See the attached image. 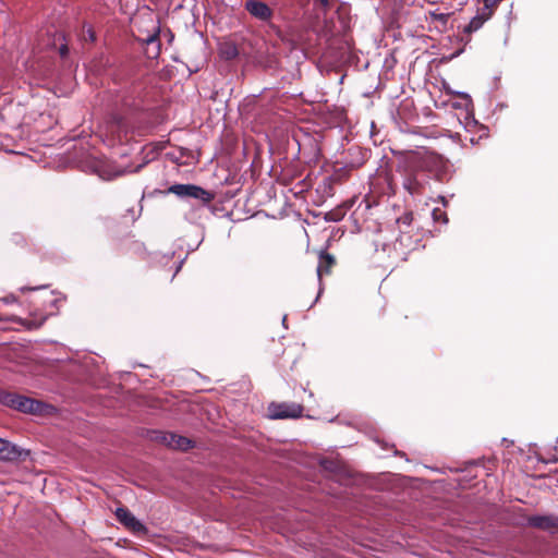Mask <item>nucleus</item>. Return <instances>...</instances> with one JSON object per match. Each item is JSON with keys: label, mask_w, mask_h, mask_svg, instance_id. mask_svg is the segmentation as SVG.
<instances>
[{"label": "nucleus", "mask_w": 558, "mask_h": 558, "mask_svg": "<svg viewBox=\"0 0 558 558\" xmlns=\"http://www.w3.org/2000/svg\"><path fill=\"white\" fill-rule=\"evenodd\" d=\"M0 404L17 410L23 413L40 414L47 407L35 399L13 392L0 390Z\"/></svg>", "instance_id": "obj_1"}, {"label": "nucleus", "mask_w": 558, "mask_h": 558, "mask_svg": "<svg viewBox=\"0 0 558 558\" xmlns=\"http://www.w3.org/2000/svg\"><path fill=\"white\" fill-rule=\"evenodd\" d=\"M168 193L174 194L181 198H194L201 201L203 204H208L213 201L214 194L194 184H173L169 186Z\"/></svg>", "instance_id": "obj_2"}, {"label": "nucleus", "mask_w": 558, "mask_h": 558, "mask_svg": "<svg viewBox=\"0 0 558 558\" xmlns=\"http://www.w3.org/2000/svg\"><path fill=\"white\" fill-rule=\"evenodd\" d=\"M268 413L272 420L298 418L303 413V407L295 402L270 403Z\"/></svg>", "instance_id": "obj_3"}, {"label": "nucleus", "mask_w": 558, "mask_h": 558, "mask_svg": "<svg viewBox=\"0 0 558 558\" xmlns=\"http://www.w3.org/2000/svg\"><path fill=\"white\" fill-rule=\"evenodd\" d=\"M154 434V440L172 449L187 450L193 446V441L184 436L169 432H155Z\"/></svg>", "instance_id": "obj_4"}, {"label": "nucleus", "mask_w": 558, "mask_h": 558, "mask_svg": "<svg viewBox=\"0 0 558 558\" xmlns=\"http://www.w3.org/2000/svg\"><path fill=\"white\" fill-rule=\"evenodd\" d=\"M117 520L128 530L133 533H145L146 526L125 507H119L116 509Z\"/></svg>", "instance_id": "obj_5"}, {"label": "nucleus", "mask_w": 558, "mask_h": 558, "mask_svg": "<svg viewBox=\"0 0 558 558\" xmlns=\"http://www.w3.org/2000/svg\"><path fill=\"white\" fill-rule=\"evenodd\" d=\"M426 184L425 175L414 172L408 173L402 182L403 189L411 195L422 194Z\"/></svg>", "instance_id": "obj_6"}, {"label": "nucleus", "mask_w": 558, "mask_h": 558, "mask_svg": "<svg viewBox=\"0 0 558 558\" xmlns=\"http://www.w3.org/2000/svg\"><path fill=\"white\" fill-rule=\"evenodd\" d=\"M28 456V451L17 447L16 445L0 438V460L17 461L22 457Z\"/></svg>", "instance_id": "obj_7"}, {"label": "nucleus", "mask_w": 558, "mask_h": 558, "mask_svg": "<svg viewBox=\"0 0 558 558\" xmlns=\"http://www.w3.org/2000/svg\"><path fill=\"white\" fill-rule=\"evenodd\" d=\"M490 17V15L486 14L482 10H478L477 14L472 17L468 25L464 26V36H462L461 39L468 44L471 40L472 33L481 29L484 23L487 22Z\"/></svg>", "instance_id": "obj_8"}, {"label": "nucleus", "mask_w": 558, "mask_h": 558, "mask_svg": "<svg viewBox=\"0 0 558 558\" xmlns=\"http://www.w3.org/2000/svg\"><path fill=\"white\" fill-rule=\"evenodd\" d=\"M527 524L535 529L549 531L558 527V518L554 515H532L527 518Z\"/></svg>", "instance_id": "obj_9"}, {"label": "nucleus", "mask_w": 558, "mask_h": 558, "mask_svg": "<svg viewBox=\"0 0 558 558\" xmlns=\"http://www.w3.org/2000/svg\"><path fill=\"white\" fill-rule=\"evenodd\" d=\"M245 9L255 17L266 21L270 17L271 11L264 2L248 0L245 2Z\"/></svg>", "instance_id": "obj_10"}, {"label": "nucleus", "mask_w": 558, "mask_h": 558, "mask_svg": "<svg viewBox=\"0 0 558 558\" xmlns=\"http://www.w3.org/2000/svg\"><path fill=\"white\" fill-rule=\"evenodd\" d=\"M108 132L112 134L113 137H117L119 141L122 140V136H125L128 133V125L125 120L121 116H113L107 125Z\"/></svg>", "instance_id": "obj_11"}, {"label": "nucleus", "mask_w": 558, "mask_h": 558, "mask_svg": "<svg viewBox=\"0 0 558 558\" xmlns=\"http://www.w3.org/2000/svg\"><path fill=\"white\" fill-rule=\"evenodd\" d=\"M451 15V12L442 13L436 10L429 11L427 21L435 24V28L439 32H446L448 29V23Z\"/></svg>", "instance_id": "obj_12"}, {"label": "nucleus", "mask_w": 558, "mask_h": 558, "mask_svg": "<svg viewBox=\"0 0 558 558\" xmlns=\"http://www.w3.org/2000/svg\"><path fill=\"white\" fill-rule=\"evenodd\" d=\"M239 50L233 41H222L219 44V56L225 60H232L236 58Z\"/></svg>", "instance_id": "obj_13"}, {"label": "nucleus", "mask_w": 558, "mask_h": 558, "mask_svg": "<svg viewBox=\"0 0 558 558\" xmlns=\"http://www.w3.org/2000/svg\"><path fill=\"white\" fill-rule=\"evenodd\" d=\"M333 257L329 254H320V263H319V266L317 267V276L318 278L322 277V274L324 271V268H325V271L328 272L329 271V267L333 264Z\"/></svg>", "instance_id": "obj_14"}, {"label": "nucleus", "mask_w": 558, "mask_h": 558, "mask_svg": "<svg viewBox=\"0 0 558 558\" xmlns=\"http://www.w3.org/2000/svg\"><path fill=\"white\" fill-rule=\"evenodd\" d=\"M502 0H483V8L481 9L486 14L493 16L494 11L496 7L501 2Z\"/></svg>", "instance_id": "obj_15"}, {"label": "nucleus", "mask_w": 558, "mask_h": 558, "mask_svg": "<svg viewBox=\"0 0 558 558\" xmlns=\"http://www.w3.org/2000/svg\"><path fill=\"white\" fill-rule=\"evenodd\" d=\"M413 221V214L412 213H404L402 216H400L397 219V222L402 226L409 227Z\"/></svg>", "instance_id": "obj_16"}, {"label": "nucleus", "mask_w": 558, "mask_h": 558, "mask_svg": "<svg viewBox=\"0 0 558 558\" xmlns=\"http://www.w3.org/2000/svg\"><path fill=\"white\" fill-rule=\"evenodd\" d=\"M316 4L320 5L324 9H328L330 7V0H314Z\"/></svg>", "instance_id": "obj_17"}, {"label": "nucleus", "mask_w": 558, "mask_h": 558, "mask_svg": "<svg viewBox=\"0 0 558 558\" xmlns=\"http://www.w3.org/2000/svg\"><path fill=\"white\" fill-rule=\"evenodd\" d=\"M66 53H68V48H66V46H61V47H60V54H61L62 57H64Z\"/></svg>", "instance_id": "obj_18"}, {"label": "nucleus", "mask_w": 558, "mask_h": 558, "mask_svg": "<svg viewBox=\"0 0 558 558\" xmlns=\"http://www.w3.org/2000/svg\"><path fill=\"white\" fill-rule=\"evenodd\" d=\"M156 40H157V39H156V36H151V37H149V38H148L147 43H148V44H153V43H155Z\"/></svg>", "instance_id": "obj_19"}, {"label": "nucleus", "mask_w": 558, "mask_h": 558, "mask_svg": "<svg viewBox=\"0 0 558 558\" xmlns=\"http://www.w3.org/2000/svg\"><path fill=\"white\" fill-rule=\"evenodd\" d=\"M11 300H14V296H7V298L4 299V301H5V302H11Z\"/></svg>", "instance_id": "obj_20"}, {"label": "nucleus", "mask_w": 558, "mask_h": 558, "mask_svg": "<svg viewBox=\"0 0 558 558\" xmlns=\"http://www.w3.org/2000/svg\"><path fill=\"white\" fill-rule=\"evenodd\" d=\"M11 300H14V296H7V298L4 299V301H5V302H11Z\"/></svg>", "instance_id": "obj_21"}, {"label": "nucleus", "mask_w": 558, "mask_h": 558, "mask_svg": "<svg viewBox=\"0 0 558 558\" xmlns=\"http://www.w3.org/2000/svg\"><path fill=\"white\" fill-rule=\"evenodd\" d=\"M437 214H438V209H434V210H433V215H434V218H435V219L437 218Z\"/></svg>", "instance_id": "obj_22"}]
</instances>
